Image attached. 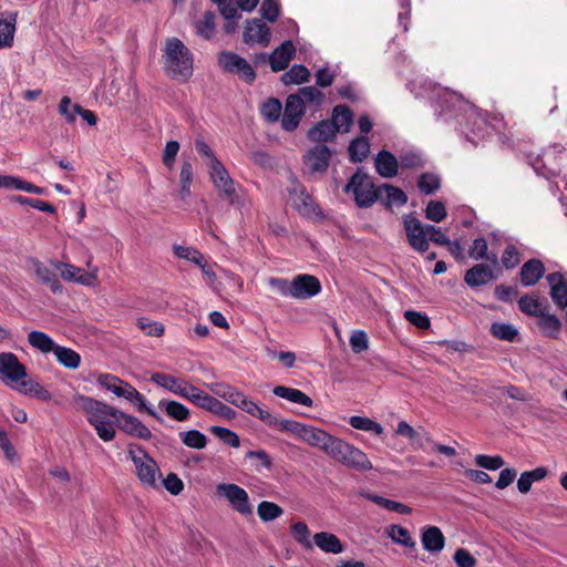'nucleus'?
<instances>
[{"mask_svg":"<svg viewBox=\"0 0 567 567\" xmlns=\"http://www.w3.org/2000/svg\"><path fill=\"white\" fill-rule=\"evenodd\" d=\"M138 328L151 337H161L164 333V326L156 321H148L145 318L137 319Z\"/></svg>","mask_w":567,"mask_h":567,"instance_id":"nucleus-63","label":"nucleus"},{"mask_svg":"<svg viewBox=\"0 0 567 567\" xmlns=\"http://www.w3.org/2000/svg\"><path fill=\"white\" fill-rule=\"evenodd\" d=\"M241 411L246 412L247 414L262 421L267 424V422L270 420L271 413L270 411L261 408L258 405L255 401L249 399L247 395L243 400V403L239 405Z\"/></svg>","mask_w":567,"mask_h":567,"instance_id":"nucleus-47","label":"nucleus"},{"mask_svg":"<svg viewBox=\"0 0 567 567\" xmlns=\"http://www.w3.org/2000/svg\"><path fill=\"white\" fill-rule=\"evenodd\" d=\"M272 393L276 396L285 399L291 403L300 404L308 408H311L313 405L312 399L298 389L288 388L285 385H277L272 389Z\"/></svg>","mask_w":567,"mask_h":567,"instance_id":"nucleus-26","label":"nucleus"},{"mask_svg":"<svg viewBox=\"0 0 567 567\" xmlns=\"http://www.w3.org/2000/svg\"><path fill=\"white\" fill-rule=\"evenodd\" d=\"M303 113L302 99L297 95H289L281 118L282 128L289 132L296 130Z\"/></svg>","mask_w":567,"mask_h":567,"instance_id":"nucleus-13","label":"nucleus"},{"mask_svg":"<svg viewBox=\"0 0 567 567\" xmlns=\"http://www.w3.org/2000/svg\"><path fill=\"white\" fill-rule=\"evenodd\" d=\"M468 256L475 260L486 258L493 265H497L498 262L497 256L495 254H487V241L483 237L473 240V244L468 250Z\"/></svg>","mask_w":567,"mask_h":567,"instance_id":"nucleus-46","label":"nucleus"},{"mask_svg":"<svg viewBox=\"0 0 567 567\" xmlns=\"http://www.w3.org/2000/svg\"><path fill=\"white\" fill-rule=\"evenodd\" d=\"M380 197L388 207H400L405 205L408 202V196L402 189L389 184H384L380 187Z\"/></svg>","mask_w":567,"mask_h":567,"instance_id":"nucleus-29","label":"nucleus"},{"mask_svg":"<svg viewBox=\"0 0 567 567\" xmlns=\"http://www.w3.org/2000/svg\"><path fill=\"white\" fill-rule=\"evenodd\" d=\"M289 200L301 216L312 217L317 215L316 204L312 197L300 185H293L289 190Z\"/></svg>","mask_w":567,"mask_h":567,"instance_id":"nucleus-14","label":"nucleus"},{"mask_svg":"<svg viewBox=\"0 0 567 567\" xmlns=\"http://www.w3.org/2000/svg\"><path fill=\"white\" fill-rule=\"evenodd\" d=\"M14 390L23 394L32 395L42 401L51 400V393L47 389H44L40 383L30 379L28 380L27 378L23 379Z\"/></svg>","mask_w":567,"mask_h":567,"instance_id":"nucleus-38","label":"nucleus"},{"mask_svg":"<svg viewBox=\"0 0 567 567\" xmlns=\"http://www.w3.org/2000/svg\"><path fill=\"white\" fill-rule=\"evenodd\" d=\"M28 342L32 348L42 353L53 352L56 347L55 342L49 334L38 330H33L28 334Z\"/></svg>","mask_w":567,"mask_h":567,"instance_id":"nucleus-34","label":"nucleus"},{"mask_svg":"<svg viewBox=\"0 0 567 567\" xmlns=\"http://www.w3.org/2000/svg\"><path fill=\"white\" fill-rule=\"evenodd\" d=\"M518 307L522 312L538 317L543 315L545 310H548V305L543 306L537 296L525 295L518 300Z\"/></svg>","mask_w":567,"mask_h":567,"instance_id":"nucleus-40","label":"nucleus"},{"mask_svg":"<svg viewBox=\"0 0 567 567\" xmlns=\"http://www.w3.org/2000/svg\"><path fill=\"white\" fill-rule=\"evenodd\" d=\"M193 182V166L189 162H184L182 164L181 173H179V196L183 200H185L190 195V185Z\"/></svg>","mask_w":567,"mask_h":567,"instance_id":"nucleus-52","label":"nucleus"},{"mask_svg":"<svg viewBox=\"0 0 567 567\" xmlns=\"http://www.w3.org/2000/svg\"><path fill=\"white\" fill-rule=\"evenodd\" d=\"M331 123L337 132H349L353 123V114L348 106L338 105L333 109Z\"/></svg>","mask_w":567,"mask_h":567,"instance_id":"nucleus-31","label":"nucleus"},{"mask_svg":"<svg viewBox=\"0 0 567 567\" xmlns=\"http://www.w3.org/2000/svg\"><path fill=\"white\" fill-rule=\"evenodd\" d=\"M351 350L354 353H361L369 349V338L363 330H353L349 340Z\"/></svg>","mask_w":567,"mask_h":567,"instance_id":"nucleus-58","label":"nucleus"},{"mask_svg":"<svg viewBox=\"0 0 567 567\" xmlns=\"http://www.w3.org/2000/svg\"><path fill=\"white\" fill-rule=\"evenodd\" d=\"M53 353L58 362L64 368L75 370L81 363V355L70 348L56 344Z\"/></svg>","mask_w":567,"mask_h":567,"instance_id":"nucleus-37","label":"nucleus"},{"mask_svg":"<svg viewBox=\"0 0 567 567\" xmlns=\"http://www.w3.org/2000/svg\"><path fill=\"white\" fill-rule=\"evenodd\" d=\"M351 445V443L332 435L324 453L336 462L342 464Z\"/></svg>","mask_w":567,"mask_h":567,"instance_id":"nucleus-32","label":"nucleus"},{"mask_svg":"<svg viewBox=\"0 0 567 567\" xmlns=\"http://www.w3.org/2000/svg\"><path fill=\"white\" fill-rule=\"evenodd\" d=\"M291 535L297 543L303 546L307 549L312 548V543L310 540V530L306 523L298 522L291 525Z\"/></svg>","mask_w":567,"mask_h":567,"instance_id":"nucleus-54","label":"nucleus"},{"mask_svg":"<svg viewBox=\"0 0 567 567\" xmlns=\"http://www.w3.org/2000/svg\"><path fill=\"white\" fill-rule=\"evenodd\" d=\"M246 458L251 461V466L259 473L264 470H270L272 466L270 456L264 450L249 451L246 453Z\"/></svg>","mask_w":567,"mask_h":567,"instance_id":"nucleus-51","label":"nucleus"},{"mask_svg":"<svg viewBox=\"0 0 567 567\" xmlns=\"http://www.w3.org/2000/svg\"><path fill=\"white\" fill-rule=\"evenodd\" d=\"M51 266L60 271L62 279L73 281L86 287H94L97 280L99 268L87 261L89 271H82L81 268L59 260H51Z\"/></svg>","mask_w":567,"mask_h":567,"instance_id":"nucleus-6","label":"nucleus"},{"mask_svg":"<svg viewBox=\"0 0 567 567\" xmlns=\"http://www.w3.org/2000/svg\"><path fill=\"white\" fill-rule=\"evenodd\" d=\"M417 186L422 193L430 195L440 187V179L434 174L425 173L420 176Z\"/></svg>","mask_w":567,"mask_h":567,"instance_id":"nucleus-60","label":"nucleus"},{"mask_svg":"<svg viewBox=\"0 0 567 567\" xmlns=\"http://www.w3.org/2000/svg\"><path fill=\"white\" fill-rule=\"evenodd\" d=\"M331 152L323 144L316 145L306 155L307 167L313 173H323L329 167Z\"/></svg>","mask_w":567,"mask_h":567,"instance_id":"nucleus-16","label":"nucleus"},{"mask_svg":"<svg viewBox=\"0 0 567 567\" xmlns=\"http://www.w3.org/2000/svg\"><path fill=\"white\" fill-rule=\"evenodd\" d=\"M399 163L402 168L416 169L423 167L424 159L419 153L406 152L400 156Z\"/></svg>","mask_w":567,"mask_h":567,"instance_id":"nucleus-62","label":"nucleus"},{"mask_svg":"<svg viewBox=\"0 0 567 567\" xmlns=\"http://www.w3.org/2000/svg\"><path fill=\"white\" fill-rule=\"evenodd\" d=\"M331 436L321 429L305 424L299 440L324 452Z\"/></svg>","mask_w":567,"mask_h":567,"instance_id":"nucleus-24","label":"nucleus"},{"mask_svg":"<svg viewBox=\"0 0 567 567\" xmlns=\"http://www.w3.org/2000/svg\"><path fill=\"white\" fill-rule=\"evenodd\" d=\"M267 425L274 427L275 430H277L279 432L289 433L297 439H300L302 429L305 426V424H302L298 421L288 420V419H278L277 416H275L272 414L270 416V420L267 422Z\"/></svg>","mask_w":567,"mask_h":567,"instance_id":"nucleus-30","label":"nucleus"},{"mask_svg":"<svg viewBox=\"0 0 567 567\" xmlns=\"http://www.w3.org/2000/svg\"><path fill=\"white\" fill-rule=\"evenodd\" d=\"M72 405L85 414L86 421L103 442L115 439L121 410L80 393L72 398Z\"/></svg>","mask_w":567,"mask_h":567,"instance_id":"nucleus-1","label":"nucleus"},{"mask_svg":"<svg viewBox=\"0 0 567 567\" xmlns=\"http://www.w3.org/2000/svg\"><path fill=\"white\" fill-rule=\"evenodd\" d=\"M404 229L409 244L417 251L424 252L429 248V231L427 225H423L417 218L412 215L404 217Z\"/></svg>","mask_w":567,"mask_h":567,"instance_id":"nucleus-9","label":"nucleus"},{"mask_svg":"<svg viewBox=\"0 0 567 567\" xmlns=\"http://www.w3.org/2000/svg\"><path fill=\"white\" fill-rule=\"evenodd\" d=\"M209 169L210 178L217 190L226 197H231L235 194V186L225 166L214 158L213 164H209Z\"/></svg>","mask_w":567,"mask_h":567,"instance_id":"nucleus-15","label":"nucleus"},{"mask_svg":"<svg viewBox=\"0 0 567 567\" xmlns=\"http://www.w3.org/2000/svg\"><path fill=\"white\" fill-rule=\"evenodd\" d=\"M151 382L165 389L166 391L178 395L183 399L187 396V391L190 386V383L182 378H176L172 374L154 372L150 378Z\"/></svg>","mask_w":567,"mask_h":567,"instance_id":"nucleus-11","label":"nucleus"},{"mask_svg":"<svg viewBox=\"0 0 567 567\" xmlns=\"http://www.w3.org/2000/svg\"><path fill=\"white\" fill-rule=\"evenodd\" d=\"M425 216L434 223H440L446 217L445 206L439 200H431L426 206Z\"/></svg>","mask_w":567,"mask_h":567,"instance_id":"nucleus-61","label":"nucleus"},{"mask_svg":"<svg viewBox=\"0 0 567 567\" xmlns=\"http://www.w3.org/2000/svg\"><path fill=\"white\" fill-rule=\"evenodd\" d=\"M178 436L184 445L195 450H203L207 445V436L198 430L179 432Z\"/></svg>","mask_w":567,"mask_h":567,"instance_id":"nucleus-43","label":"nucleus"},{"mask_svg":"<svg viewBox=\"0 0 567 567\" xmlns=\"http://www.w3.org/2000/svg\"><path fill=\"white\" fill-rule=\"evenodd\" d=\"M421 543L426 551L435 555L443 550L445 537L439 527L424 526L421 529Z\"/></svg>","mask_w":567,"mask_h":567,"instance_id":"nucleus-19","label":"nucleus"},{"mask_svg":"<svg viewBox=\"0 0 567 567\" xmlns=\"http://www.w3.org/2000/svg\"><path fill=\"white\" fill-rule=\"evenodd\" d=\"M159 408L164 409L165 413L173 420L185 422L189 419L190 412L184 404L173 400L159 401Z\"/></svg>","mask_w":567,"mask_h":567,"instance_id":"nucleus-35","label":"nucleus"},{"mask_svg":"<svg viewBox=\"0 0 567 567\" xmlns=\"http://www.w3.org/2000/svg\"><path fill=\"white\" fill-rule=\"evenodd\" d=\"M342 464L359 472H368L373 468L368 455L353 444L350 446Z\"/></svg>","mask_w":567,"mask_h":567,"instance_id":"nucleus-25","label":"nucleus"},{"mask_svg":"<svg viewBox=\"0 0 567 567\" xmlns=\"http://www.w3.org/2000/svg\"><path fill=\"white\" fill-rule=\"evenodd\" d=\"M547 282L549 285L550 291L549 295L554 303L559 308L567 307V282L564 277L559 272L549 274L547 277Z\"/></svg>","mask_w":567,"mask_h":567,"instance_id":"nucleus-20","label":"nucleus"},{"mask_svg":"<svg viewBox=\"0 0 567 567\" xmlns=\"http://www.w3.org/2000/svg\"><path fill=\"white\" fill-rule=\"evenodd\" d=\"M244 41L247 44L257 43L267 47L270 42V30L261 20H250L245 28Z\"/></svg>","mask_w":567,"mask_h":567,"instance_id":"nucleus-17","label":"nucleus"},{"mask_svg":"<svg viewBox=\"0 0 567 567\" xmlns=\"http://www.w3.org/2000/svg\"><path fill=\"white\" fill-rule=\"evenodd\" d=\"M282 111L279 100L270 97L261 106L262 116L269 122L278 121Z\"/></svg>","mask_w":567,"mask_h":567,"instance_id":"nucleus-57","label":"nucleus"},{"mask_svg":"<svg viewBox=\"0 0 567 567\" xmlns=\"http://www.w3.org/2000/svg\"><path fill=\"white\" fill-rule=\"evenodd\" d=\"M374 166L380 176L391 178L398 174L399 161L392 153L381 151L374 159Z\"/></svg>","mask_w":567,"mask_h":567,"instance_id":"nucleus-23","label":"nucleus"},{"mask_svg":"<svg viewBox=\"0 0 567 567\" xmlns=\"http://www.w3.org/2000/svg\"><path fill=\"white\" fill-rule=\"evenodd\" d=\"M282 513L284 509L274 502L262 501L257 506V514L265 523L277 519Z\"/></svg>","mask_w":567,"mask_h":567,"instance_id":"nucleus-48","label":"nucleus"},{"mask_svg":"<svg viewBox=\"0 0 567 567\" xmlns=\"http://www.w3.org/2000/svg\"><path fill=\"white\" fill-rule=\"evenodd\" d=\"M302 99V106L305 104L319 106L323 101V94L315 86H305L296 94Z\"/></svg>","mask_w":567,"mask_h":567,"instance_id":"nucleus-56","label":"nucleus"},{"mask_svg":"<svg viewBox=\"0 0 567 567\" xmlns=\"http://www.w3.org/2000/svg\"><path fill=\"white\" fill-rule=\"evenodd\" d=\"M491 333L499 340L513 342L516 339L518 331L509 323L496 322L491 326Z\"/></svg>","mask_w":567,"mask_h":567,"instance_id":"nucleus-53","label":"nucleus"},{"mask_svg":"<svg viewBox=\"0 0 567 567\" xmlns=\"http://www.w3.org/2000/svg\"><path fill=\"white\" fill-rule=\"evenodd\" d=\"M219 65L227 72L237 74L244 81L251 83L256 78L252 66L234 52H223L218 58Z\"/></svg>","mask_w":567,"mask_h":567,"instance_id":"nucleus-8","label":"nucleus"},{"mask_svg":"<svg viewBox=\"0 0 567 567\" xmlns=\"http://www.w3.org/2000/svg\"><path fill=\"white\" fill-rule=\"evenodd\" d=\"M185 400L192 402L193 404L203 410L210 412L213 409V404L216 401V398L209 395L208 393L190 384L187 391V396H185Z\"/></svg>","mask_w":567,"mask_h":567,"instance_id":"nucleus-36","label":"nucleus"},{"mask_svg":"<svg viewBox=\"0 0 567 567\" xmlns=\"http://www.w3.org/2000/svg\"><path fill=\"white\" fill-rule=\"evenodd\" d=\"M216 493L219 497L226 499L231 509L241 516L252 515L254 506L245 488L234 483H221L216 486Z\"/></svg>","mask_w":567,"mask_h":567,"instance_id":"nucleus-5","label":"nucleus"},{"mask_svg":"<svg viewBox=\"0 0 567 567\" xmlns=\"http://www.w3.org/2000/svg\"><path fill=\"white\" fill-rule=\"evenodd\" d=\"M210 432L214 435H216L218 439H220L224 443H226L233 447H239V445H240L239 436L235 432H233L226 427L212 426Z\"/></svg>","mask_w":567,"mask_h":567,"instance_id":"nucleus-59","label":"nucleus"},{"mask_svg":"<svg viewBox=\"0 0 567 567\" xmlns=\"http://www.w3.org/2000/svg\"><path fill=\"white\" fill-rule=\"evenodd\" d=\"M309 78V70L305 65L296 64L289 71L282 74L281 81L285 85H292L307 82Z\"/></svg>","mask_w":567,"mask_h":567,"instance_id":"nucleus-44","label":"nucleus"},{"mask_svg":"<svg viewBox=\"0 0 567 567\" xmlns=\"http://www.w3.org/2000/svg\"><path fill=\"white\" fill-rule=\"evenodd\" d=\"M117 429L124 433L143 440H148L152 436L150 429L144 425L137 417L126 414L121 411L118 417Z\"/></svg>","mask_w":567,"mask_h":567,"instance_id":"nucleus-18","label":"nucleus"},{"mask_svg":"<svg viewBox=\"0 0 567 567\" xmlns=\"http://www.w3.org/2000/svg\"><path fill=\"white\" fill-rule=\"evenodd\" d=\"M128 457L134 463L135 474L141 484L146 487H156L161 472L155 460L142 447L134 446L130 447Z\"/></svg>","mask_w":567,"mask_h":567,"instance_id":"nucleus-4","label":"nucleus"},{"mask_svg":"<svg viewBox=\"0 0 567 567\" xmlns=\"http://www.w3.org/2000/svg\"><path fill=\"white\" fill-rule=\"evenodd\" d=\"M475 463L480 467L495 471L501 468L504 465V460L501 456H489V455H477L475 457Z\"/></svg>","mask_w":567,"mask_h":567,"instance_id":"nucleus-64","label":"nucleus"},{"mask_svg":"<svg viewBox=\"0 0 567 567\" xmlns=\"http://www.w3.org/2000/svg\"><path fill=\"white\" fill-rule=\"evenodd\" d=\"M493 278L494 276L491 267L478 264L466 271L464 280L470 287H477L487 284Z\"/></svg>","mask_w":567,"mask_h":567,"instance_id":"nucleus-27","label":"nucleus"},{"mask_svg":"<svg viewBox=\"0 0 567 567\" xmlns=\"http://www.w3.org/2000/svg\"><path fill=\"white\" fill-rule=\"evenodd\" d=\"M164 70L175 80L186 81L193 74V54L177 38H171L165 43Z\"/></svg>","mask_w":567,"mask_h":567,"instance_id":"nucleus-2","label":"nucleus"},{"mask_svg":"<svg viewBox=\"0 0 567 567\" xmlns=\"http://www.w3.org/2000/svg\"><path fill=\"white\" fill-rule=\"evenodd\" d=\"M346 193H352L359 207L372 206L380 198V188H375L371 176L358 169L344 186Z\"/></svg>","mask_w":567,"mask_h":567,"instance_id":"nucleus-3","label":"nucleus"},{"mask_svg":"<svg viewBox=\"0 0 567 567\" xmlns=\"http://www.w3.org/2000/svg\"><path fill=\"white\" fill-rule=\"evenodd\" d=\"M27 268L39 282L47 285L52 292H62L63 287L59 281L56 275L50 267L44 265L42 261L35 258H30L27 261Z\"/></svg>","mask_w":567,"mask_h":567,"instance_id":"nucleus-10","label":"nucleus"},{"mask_svg":"<svg viewBox=\"0 0 567 567\" xmlns=\"http://www.w3.org/2000/svg\"><path fill=\"white\" fill-rule=\"evenodd\" d=\"M544 274V264L539 259H529L520 268V282L525 287L534 286Z\"/></svg>","mask_w":567,"mask_h":567,"instance_id":"nucleus-22","label":"nucleus"},{"mask_svg":"<svg viewBox=\"0 0 567 567\" xmlns=\"http://www.w3.org/2000/svg\"><path fill=\"white\" fill-rule=\"evenodd\" d=\"M215 30V14L212 11L205 12L203 20L196 23V32L204 39H210Z\"/></svg>","mask_w":567,"mask_h":567,"instance_id":"nucleus-55","label":"nucleus"},{"mask_svg":"<svg viewBox=\"0 0 567 567\" xmlns=\"http://www.w3.org/2000/svg\"><path fill=\"white\" fill-rule=\"evenodd\" d=\"M538 318L542 332L547 337L557 338L561 328L560 320L555 315L549 313L548 310H545Z\"/></svg>","mask_w":567,"mask_h":567,"instance_id":"nucleus-39","label":"nucleus"},{"mask_svg":"<svg viewBox=\"0 0 567 567\" xmlns=\"http://www.w3.org/2000/svg\"><path fill=\"white\" fill-rule=\"evenodd\" d=\"M336 126L331 121H321L308 132V137L312 142H327L336 135Z\"/></svg>","mask_w":567,"mask_h":567,"instance_id":"nucleus-41","label":"nucleus"},{"mask_svg":"<svg viewBox=\"0 0 567 567\" xmlns=\"http://www.w3.org/2000/svg\"><path fill=\"white\" fill-rule=\"evenodd\" d=\"M370 151V144L368 138L365 137H358L353 140L349 145V155L350 159L353 163L362 162Z\"/></svg>","mask_w":567,"mask_h":567,"instance_id":"nucleus-49","label":"nucleus"},{"mask_svg":"<svg viewBox=\"0 0 567 567\" xmlns=\"http://www.w3.org/2000/svg\"><path fill=\"white\" fill-rule=\"evenodd\" d=\"M313 542L324 553L340 554L343 551V545L334 534L328 532L316 533Z\"/></svg>","mask_w":567,"mask_h":567,"instance_id":"nucleus-28","label":"nucleus"},{"mask_svg":"<svg viewBox=\"0 0 567 567\" xmlns=\"http://www.w3.org/2000/svg\"><path fill=\"white\" fill-rule=\"evenodd\" d=\"M367 498L388 511H392V512L404 514V515L411 514V512H412V508L406 506L405 504L395 502V501H392V499H389V498H385V497H382L379 495L369 494V495H367Z\"/></svg>","mask_w":567,"mask_h":567,"instance_id":"nucleus-50","label":"nucleus"},{"mask_svg":"<svg viewBox=\"0 0 567 567\" xmlns=\"http://www.w3.org/2000/svg\"><path fill=\"white\" fill-rule=\"evenodd\" d=\"M349 424L355 430L371 432L375 435L383 434L382 425L365 416L353 415L349 419Z\"/></svg>","mask_w":567,"mask_h":567,"instance_id":"nucleus-45","label":"nucleus"},{"mask_svg":"<svg viewBox=\"0 0 567 567\" xmlns=\"http://www.w3.org/2000/svg\"><path fill=\"white\" fill-rule=\"evenodd\" d=\"M295 54V47L291 41H285L269 56L271 70L279 72L285 70Z\"/></svg>","mask_w":567,"mask_h":567,"instance_id":"nucleus-21","label":"nucleus"},{"mask_svg":"<svg viewBox=\"0 0 567 567\" xmlns=\"http://www.w3.org/2000/svg\"><path fill=\"white\" fill-rule=\"evenodd\" d=\"M27 369L12 352L0 353V379L16 389L27 378Z\"/></svg>","mask_w":567,"mask_h":567,"instance_id":"nucleus-7","label":"nucleus"},{"mask_svg":"<svg viewBox=\"0 0 567 567\" xmlns=\"http://www.w3.org/2000/svg\"><path fill=\"white\" fill-rule=\"evenodd\" d=\"M17 14H0V48L11 47L16 31Z\"/></svg>","mask_w":567,"mask_h":567,"instance_id":"nucleus-33","label":"nucleus"},{"mask_svg":"<svg viewBox=\"0 0 567 567\" xmlns=\"http://www.w3.org/2000/svg\"><path fill=\"white\" fill-rule=\"evenodd\" d=\"M386 534L393 540V543L404 547L414 548L416 545L415 540L411 537L410 532L400 525H390L386 528Z\"/></svg>","mask_w":567,"mask_h":567,"instance_id":"nucleus-42","label":"nucleus"},{"mask_svg":"<svg viewBox=\"0 0 567 567\" xmlns=\"http://www.w3.org/2000/svg\"><path fill=\"white\" fill-rule=\"evenodd\" d=\"M321 290L319 280L311 275H298L291 281V297L307 299L318 295Z\"/></svg>","mask_w":567,"mask_h":567,"instance_id":"nucleus-12","label":"nucleus"}]
</instances>
